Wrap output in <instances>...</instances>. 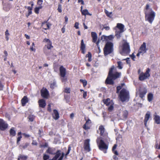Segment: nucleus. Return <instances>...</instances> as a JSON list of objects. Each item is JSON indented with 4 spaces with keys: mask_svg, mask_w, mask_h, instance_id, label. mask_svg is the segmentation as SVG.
Segmentation results:
<instances>
[{
    "mask_svg": "<svg viewBox=\"0 0 160 160\" xmlns=\"http://www.w3.org/2000/svg\"><path fill=\"white\" fill-rule=\"evenodd\" d=\"M114 68V66H112L109 69L108 77L105 81V83L106 84L113 85V80L119 78L121 75V72H116L114 73H113Z\"/></svg>",
    "mask_w": 160,
    "mask_h": 160,
    "instance_id": "f257e3e1",
    "label": "nucleus"
},
{
    "mask_svg": "<svg viewBox=\"0 0 160 160\" xmlns=\"http://www.w3.org/2000/svg\"><path fill=\"white\" fill-rule=\"evenodd\" d=\"M119 98L122 102L128 101L129 99V92L124 88L122 89L120 92Z\"/></svg>",
    "mask_w": 160,
    "mask_h": 160,
    "instance_id": "f03ea898",
    "label": "nucleus"
},
{
    "mask_svg": "<svg viewBox=\"0 0 160 160\" xmlns=\"http://www.w3.org/2000/svg\"><path fill=\"white\" fill-rule=\"evenodd\" d=\"M113 43L112 42H107L103 49L105 56H106L113 52Z\"/></svg>",
    "mask_w": 160,
    "mask_h": 160,
    "instance_id": "7ed1b4c3",
    "label": "nucleus"
},
{
    "mask_svg": "<svg viewBox=\"0 0 160 160\" xmlns=\"http://www.w3.org/2000/svg\"><path fill=\"white\" fill-rule=\"evenodd\" d=\"M130 52V47L129 43L125 41L122 45V51L120 52L122 55L124 54H128Z\"/></svg>",
    "mask_w": 160,
    "mask_h": 160,
    "instance_id": "20e7f679",
    "label": "nucleus"
},
{
    "mask_svg": "<svg viewBox=\"0 0 160 160\" xmlns=\"http://www.w3.org/2000/svg\"><path fill=\"white\" fill-rule=\"evenodd\" d=\"M145 14L146 20L148 21L150 23L152 24L155 16V12L153 11H152L149 13L145 12Z\"/></svg>",
    "mask_w": 160,
    "mask_h": 160,
    "instance_id": "39448f33",
    "label": "nucleus"
},
{
    "mask_svg": "<svg viewBox=\"0 0 160 160\" xmlns=\"http://www.w3.org/2000/svg\"><path fill=\"white\" fill-rule=\"evenodd\" d=\"M99 129L100 131V135L102 136L103 138L102 137V139L107 140L109 141V138L108 137V134L107 133H104L105 128L102 125L99 127Z\"/></svg>",
    "mask_w": 160,
    "mask_h": 160,
    "instance_id": "423d86ee",
    "label": "nucleus"
},
{
    "mask_svg": "<svg viewBox=\"0 0 160 160\" xmlns=\"http://www.w3.org/2000/svg\"><path fill=\"white\" fill-rule=\"evenodd\" d=\"M98 147L100 150L102 151H103L104 150H107L108 148V146L105 143L103 140L101 139L100 140V142L99 144ZM104 153H106L107 152L106 150L104 151Z\"/></svg>",
    "mask_w": 160,
    "mask_h": 160,
    "instance_id": "0eeeda50",
    "label": "nucleus"
},
{
    "mask_svg": "<svg viewBox=\"0 0 160 160\" xmlns=\"http://www.w3.org/2000/svg\"><path fill=\"white\" fill-rule=\"evenodd\" d=\"M8 127V124L2 119H0V129L2 131L5 130Z\"/></svg>",
    "mask_w": 160,
    "mask_h": 160,
    "instance_id": "6e6552de",
    "label": "nucleus"
},
{
    "mask_svg": "<svg viewBox=\"0 0 160 160\" xmlns=\"http://www.w3.org/2000/svg\"><path fill=\"white\" fill-rule=\"evenodd\" d=\"M43 42L47 43V45H45L44 47L45 48L46 47L48 49L50 50L52 48H53V46L52 45V42L49 39L44 38L43 40Z\"/></svg>",
    "mask_w": 160,
    "mask_h": 160,
    "instance_id": "1a4fd4ad",
    "label": "nucleus"
},
{
    "mask_svg": "<svg viewBox=\"0 0 160 160\" xmlns=\"http://www.w3.org/2000/svg\"><path fill=\"white\" fill-rule=\"evenodd\" d=\"M90 140L89 139H86L84 143V149L88 152L91 151L90 145Z\"/></svg>",
    "mask_w": 160,
    "mask_h": 160,
    "instance_id": "9d476101",
    "label": "nucleus"
},
{
    "mask_svg": "<svg viewBox=\"0 0 160 160\" xmlns=\"http://www.w3.org/2000/svg\"><path fill=\"white\" fill-rule=\"evenodd\" d=\"M60 75L62 78L65 77L66 74V69L62 66L60 67Z\"/></svg>",
    "mask_w": 160,
    "mask_h": 160,
    "instance_id": "9b49d317",
    "label": "nucleus"
},
{
    "mask_svg": "<svg viewBox=\"0 0 160 160\" xmlns=\"http://www.w3.org/2000/svg\"><path fill=\"white\" fill-rule=\"evenodd\" d=\"M147 50L148 49L146 48V43L145 42H143L140 46L139 51L143 53H144L146 52Z\"/></svg>",
    "mask_w": 160,
    "mask_h": 160,
    "instance_id": "f8f14e48",
    "label": "nucleus"
},
{
    "mask_svg": "<svg viewBox=\"0 0 160 160\" xmlns=\"http://www.w3.org/2000/svg\"><path fill=\"white\" fill-rule=\"evenodd\" d=\"M56 152V151L55 148L48 147V149L46 151V152L50 154L54 155Z\"/></svg>",
    "mask_w": 160,
    "mask_h": 160,
    "instance_id": "ddd939ff",
    "label": "nucleus"
},
{
    "mask_svg": "<svg viewBox=\"0 0 160 160\" xmlns=\"http://www.w3.org/2000/svg\"><path fill=\"white\" fill-rule=\"evenodd\" d=\"M153 117V120L155 123L157 124H160V117L155 112L154 114Z\"/></svg>",
    "mask_w": 160,
    "mask_h": 160,
    "instance_id": "4468645a",
    "label": "nucleus"
},
{
    "mask_svg": "<svg viewBox=\"0 0 160 160\" xmlns=\"http://www.w3.org/2000/svg\"><path fill=\"white\" fill-rule=\"evenodd\" d=\"M41 96L44 98H47L49 95V92L48 90L45 88L44 90H42L41 91Z\"/></svg>",
    "mask_w": 160,
    "mask_h": 160,
    "instance_id": "2eb2a0df",
    "label": "nucleus"
},
{
    "mask_svg": "<svg viewBox=\"0 0 160 160\" xmlns=\"http://www.w3.org/2000/svg\"><path fill=\"white\" fill-rule=\"evenodd\" d=\"M150 112L149 111H148L145 115L144 120V122L145 127L147 126V122L150 118Z\"/></svg>",
    "mask_w": 160,
    "mask_h": 160,
    "instance_id": "dca6fc26",
    "label": "nucleus"
},
{
    "mask_svg": "<svg viewBox=\"0 0 160 160\" xmlns=\"http://www.w3.org/2000/svg\"><path fill=\"white\" fill-rule=\"evenodd\" d=\"M86 45L84 43L83 39H82L81 41L80 50H81L82 53L84 54L86 51Z\"/></svg>",
    "mask_w": 160,
    "mask_h": 160,
    "instance_id": "f3484780",
    "label": "nucleus"
},
{
    "mask_svg": "<svg viewBox=\"0 0 160 160\" xmlns=\"http://www.w3.org/2000/svg\"><path fill=\"white\" fill-rule=\"evenodd\" d=\"M124 26L123 24L121 23H118L115 28H118L119 29V31L121 32H123L124 31Z\"/></svg>",
    "mask_w": 160,
    "mask_h": 160,
    "instance_id": "a211bd4d",
    "label": "nucleus"
},
{
    "mask_svg": "<svg viewBox=\"0 0 160 160\" xmlns=\"http://www.w3.org/2000/svg\"><path fill=\"white\" fill-rule=\"evenodd\" d=\"M38 102L39 107L41 108H44L46 106V101L43 99L39 100L38 101Z\"/></svg>",
    "mask_w": 160,
    "mask_h": 160,
    "instance_id": "6ab92c4d",
    "label": "nucleus"
},
{
    "mask_svg": "<svg viewBox=\"0 0 160 160\" xmlns=\"http://www.w3.org/2000/svg\"><path fill=\"white\" fill-rule=\"evenodd\" d=\"M53 114H52L53 118L57 120L59 118V114L58 111L56 109H54L53 111Z\"/></svg>",
    "mask_w": 160,
    "mask_h": 160,
    "instance_id": "aec40b11",
    "label": "nucleus"
},
{
    "mask_svg": "<svg viewBox=\"0 0 160 160\" xmlns=\"http://www.w3.org/2000/svg\"><path fill=\"white\" fill-rule=\"evenodd\" d=\"M61 150H57L55 154L54 155H55V156L53 158L55 160H57V159L60 157V156L61 155Z\"/></svg>",
    "mask_w": 160,
    "mask_h": 160,
    "instance_id": "412c9836",
    "label": "nucleus"
},
{
    "mask_svg": "<svg viewBox=\"0 0 160 160\" xmlns=\"http://www.w3.org/2000/svg\"><path fill=\"white\" fill-rule=\"evenodd\" d=\"M91 123V122L89 119H88L86 121V123L83 125V128L85 130H88L90 128L88 125Z\"/></svg>",
    "mask_w": 160,
    "mask_h": 160,
    "instance_id": "4be33fe9",
    "label": "nucleus"
},
{
    "mask_svg": "<svg viewBox=\"0 0 160 160\" xmlns=\"http://www.w3.org/2000/svg\"><path fill=\"white\" fill-rule=\"evenodd\" d=\"M91 36L92 38V42H96L98 38L97 35L96 33L94 32H91Z\"/></svg>",
    "mask_w": 160,
    "mask_h": 160,
    "instance_id": "5701e85b",
    "label": "nucleus"
},
{
    "mask_svg": "<svg viewBox=\"0 0 160 160\" xmlns=\"http://www.w3.org/2000/svg\"><path fill=\"white\" fill-rule=\"evenodd\" d=\"M28 99L27 96H24L21 100L22 106H24L26 103L28 102Z\"/></svg>",
    "mask_w": 160,
    "mask_h": 160,
    "instance_id": "b1692460",
    "label": "nucleus"
},
{
    "mask_svg": "<svg viewBox=\"0 0 160 160\" xmlns=\"http://www.w3.org/2000/svg\"><path fill=\"white\" fill-rule=\"evenodd\" d=\"M147 92L146 89H144L143 90H141L139 92V97L141 98H142L144 97L145 95Z\"/></svg>",
    "mask_w": 160,
    "mask_h": 160,
    "instance_id": "393cba45",
    "label": "nucleus"
},
{
    "mask_svg": "<svg viewBox=\"0 0 160 160\" xmlns=\"http://www.w3.org/2000/svg\"><path fill=\"white\" fill-rule=\"evenodd\" d=\"M82 14L83 15L86 16L88 15L91 16L92 14L89 12L88 10L87 9H85L82 11Z\"/></svg>",
    "mask_w": 160,
    "mask_h": 160,
    "instance_id": "a878e982",
    "label": "nucleus"
},
{
    "mask_svg": "<svg viewBox=\"0 0 160 160\" xmlns=\"http://www.w3.org/2000/svg\"><path fill=\"white\" fill-rule=\"evenodd\" d=\"M147 78L145 77V76L144 75V73L143 72H141L139 75V79L141 81H143L144 80Z\"/></svg>",
    "mask_w": 160,
    "mask_h": 160,
    "instance_id": "bb28decb",
    "label": "nucleus"
},
{
    "mask_svg": "<svg viewBox=\"0 0 160 160\" xmlns=\"http://www.w3.org/2000/svg\"><path fill=\"white\" fill-rule=\"evenodd\" d=\"M14 128H12L10 130L9 133L10 136L14 137L16 135V131L14 129Z\"/></svg>",
    "mask_w": 160,
    "mask_h": 160,
    "instance_id": "cd10ccee",
    "label": "nucleus"
},
{
    "mask_svg": "<svg viewBox=\"0 0 160 160\" xmlns=\"http://www.w3.org/2000/svg\"><path fill=\"white\" fill-rule=\"evenodd\" d=\"M150 71V69L149 68H148L146 71L145 73H144V75L145 76V77H146L147 78H149L150 75L149 73V72Z\"/></svg>",
    "mask_w": 160,
    "mask_h": 160,
    "instance_id": "c85d7f7f",
    "label": "nucleus"
},
{
    "mask_svg": "<svg viewBox=\"0 0 160 160\" xmlns=\"http://www.w3.org/2000/svg\"><path fill=\"white\" fill-rule=\"evenodd\" d=\"M123 32H121L119 30H116L115 31V36L117 39H119L121 37V33Z\"/></svg>",
    "mask_w": 160,
    "mask_h": 160,
    "instance_id": "c756f323",
    "label": "nucleus"
},
{
    "mask_svg": "<svg viewBox=\"0 0 160 160\" xmlns=\"http://www.w3.org/2000/svg\"><path fill=\"white\" fill-rule=\"evenodd\" d=\"M92 55L90 52H89L88 54L86 55V58H88V61L89 62H91L92 61Z\"/></svg>",
    "mask_w": 160,
    "mask_h": 160,
    "instance_id": "7c9ffc66",
    "label": "nucleus"
},
{
    "mask_svg": "<svg viewBox=\"0 0 160 160\" xmlns=\"http://www.w3.org/2000/svg\"><path fill=\"white\" fill-rule=\"evenodd\" d=\"M153 98V94L151 93H149L148 95V99L149 102L151 101Z\"/></svg>",
    "mask_w": 160,
    "mask_h": 160,
    "instance_id": "2f4dec72",
    "label": "nucleus"
},
{
    "mask_svg": "<svg viewBox=\"0 0 160 160\" xmlns=\"http://www.w3.org/2000/svg\"><path fill=\"white\" fill-rule=\"evenodd\" d=\"M57 87L56 82L55 81H54L53 83H52L50 86V88L52 89H54L55 87Z\"/></svg>",
    "mask_w": 160,
    "mask_h": 160,
    "instance_id": "473e14b6",
    "label": "nucleus"
},
{
    "mask_svg": "<svg viewBox=\"0 0 160 160\" xmlns=\"http://www.w3.org/2000/svg\"><path fill=\"white\" fill-rule=\"evenodd\" d=\"M103 102L107 106H108L110 105V99L109 98L106 99H103Z\"/></svg>",
    "mask_w": 160,
    "mask_h": 160,
    "instance_id": "72a5a7b5",
    "label": "nucleus"
},
{
    "mask_svg": "<svg viewBox=\"0 0 160 160\" xmlns=\"http://www.w3.org/2000/svg\"><path fill=\"white\" fill-rule=\"evenodd\" d=\"M128 115V112L127 110H125L123 112L122 116L125 119H126L127 118Z\"/></svg>",
    "mask_w": 160,
    "mask_h": 160,
    "instance_id": "f704fd0d",
    "label": "nucleus"
},
{
    "mask_svg": "<svg viewBox=\"0 0 160 160\" xmlns=\"http://www.w3.org/2000/svg\"><path fill=\"white\" fill-rule=\"evenodd\" d=\"M43 51L44 53L46 55H48L50 53V51H49V50L48 49L44 47L43 48Z\"/></svg>",
    "mask_w": 160,
    "mask_h": 160,
    "instance_id": "c9c22d12",
    "label": "nucleus"
},
{
    "mask_svg": "<svg viewBox=\"0 0 160 160\" xmlns=\"http://www.w3.org/2000/svg\"><path fill=\"white\" fill-rule=\"evenodd\" d=\"M80 82L82 83L83 86L85 87L87 84V81L86 80L80 79Z\"/></svg>",
    "mask_w": 160,
    "mask_h": 160,
    "instance_id": "e433bc0d",
    "label": "nucleus"
},
{
    "mask_svg": "<svg viewBox=\"0 0 160 160\" xmlns=\"http://www.w3.org/2000/svg\"><path fill=\"white\" fill-rule=\"evenodd\" d=\"M28 118L29 121L32 122L34 119V116L33 115H30L29 116Z\"/></svg>",
    "mask_w": 160,
    "mask_h": 160,
    "instance_id": "4c0bfd02",
    "label": "nucleus"
},
{
    "mask_svg": "<svg viewBox=\"0 0 160 160\" xmlns=\"http://www.w3.org/2000/svg\"><path fill=\"white\" fill-rule=\"evenodd\" d=\"M52 25V24L49 22H47L46 24L47 27L46 28H43V29L45 30L48 29L50 28V26Z\"/></svg>",
    "mask_w": 160,
    "mask_h": 160,
    "instance_id": "58836bf2",
    "label": "nucleus"
},
{
    "mask_svg": "<svg viewBox=\"0 0 160 160\" xmlns=\"http://www.w3.org/2000/svg\"><path fill=\"white\" fill-rule=\"evenodd\" d=\"M43 158V160H48V159H49L50 157L48 155L44 154Z\"/></svg>",
    "mask_w": 160,
    "mask_h": 160,
    "instance_id": "ea45409f",
    "label": "nucleus"
},
{
    "mask_svg": "<svg viewBox=\"0 0 160 160\" xmlns=\"http://www.w3.org/2000/svg\"><path fill=\"white\" fill-rule=\"evenodd\" d=\"M105 12L106 15L108 17H111V15L112 14V12H109L107 10H105Z\"/></svg>",
    "mask_w": 160,
    "mask_h": 160,
    "instance_id": "a19ab883",
    "label": "nucleus"
},
{
    "mask_svg": "<svg viewBox=\"0 0 160 160\" xmlns=\"http://www.w3.org/2000/svg\"><path fill=\"white\" fill-rule=\"evenodd\" d=\"M62 5L60 4H58V10L59 12H62Z\"/></svg>",
    "mask_w": 160,
    "mask_h": 160,
    "instance_id": "79ce46f5",
    "label": "nucleus"
},
{
    "mask_svg": "<svg viewBox=\"0 0 160 160\" xmlns=\"http://www.w3.org/2000/svg\"><path fill=\"white\" fill-rule=\"evenodd\" d=\"M64 92L67 93H70L71 92L70 88H66L64 90Z\"/></svg>",
    "mask_w": 160,
    "mask_h": 160,
    "instance_id": "37998d69",
    "label": "nucleus"
},
{
    "mask_svg": "<svg viewBox=\"0 0 160 160\" xmlns=\"http://www.w3.org/2000/svg\"><path fill=\"white\" fill-rule=\"evenodd\" d=\"M114 38V36L113 35H110L108 36H107V40H111Z\"/></svg>",
    "mask_w": 160,
    "mask_h": 160,
    "instance_id": "c03bdc74",
    "label": "nucleus"
},
{
    "mask_svg": "<svg viewBox=\"0 0 160 160\" xmlns=\"http://www.w3.org/2000/svg\"><path fill=\"white\" fill-rule=\"evenodd\" d=\"M122 87L120 86H118L117 87V91L116 93H118L119 92L120 93V90L122 89Z\"/></svg>",
    "mask_w": 160,
    "mask_h": 160,
    "instance_id": "a18cd8bd",
    "label": "nucleus"
},
{
    "mask_svg": "<svg viewBox=\"0 0 160 160\" xmlns=\"http://www.w3.org/2000/svg\"><path fill=\"white\" fill-rule=\"evenodd\" d=\"M64 155L65 154L63 152L61 153L60 157L58 159V160H62Z\"/></svg>",
    "mask_w": 160,
    "mask_h": 160,
    "instance_id": "49530a36",
    "label": "nucleus"
},
{
    "mask_svg": "<svg viewBox=\"0 0 160 160\" xmlns=\"http://www.w3.org/2000/svg\"><path fill=\"white\" fill-rule=\"evenodd\" d=\"M117 63L118 64V67L119 69H122V67L121 66L122 62L121 61L118 62Z\"/></svg>",
    "mask_w": 160,
    "mask_h": 160,
    "instance_id": "de8ad7c7",
    "label": "nucleus"
},
{
    "mask_svg": "<svg viewBox=\"0 0 160 160\" xmlns=\"http://www.w3.org/2000/svg\"><path fill=\"white\" fill-rule=\"evenodd\" d=\"M113 109V106L112 105H111L108 107V110L109 112H111Z\"/></svg>",
    "mask_w": 160,
    "mask_h": 160,
    "instance_id": "09e8293b",
    "label": "nucleus"
},
{
    "mask_svg": "<svg viewBox=\"0 0 160 160\" xmlns=\"http://www.w3.org/2000/svg\"><path fill=\"white\" fill-rule=\"evenodd\" d=\"M107 36L103 35H102V37H101V40H102V41H104L105 40H107Z\"/></svg>",
    "mask_w": 160,
    "mask_h": 160,
    "instance_id": "8fccbe9b",
    "label": "nucleus"
},
{
    "mask_svg": "<svg viewBox=\"0 0 160 160\" xmlns=\"http://www.w3.org/2000/svg\"><path fill=\"white\" fill-rule=\"evenodd\" d=\"M71 147L70 145H69L68 147V150L67 152H66V155H68L70 153V151H71Z\"/></svg>",
    "mask_w": 160,
    "mask_h": 160,
    "instance_id": "3c124183",
    "label": "nucleus"
},
{
    "mask_svg": "<svg viewBox=\"0 0 160 160\" xmlns=\"http://www.w3.org/2000/svg\"><path fill=\"white\" fill-rule=\"evenodd\" d=\"M71 147L70 145H69L68 147V150L67 152H66V155H68L70 153V151H71Z\"/></svg>",
    "mask_w": 160,
    "mask_h": 160,
    "instance_id": "603ef678",
    "label": "nucleus"
},
{
    "mask_svg": "<svg viewBox=\"0 0 160 160\" xmlns=\"http://www.w3.org/2000/svg\"><path fill=\"white\" fill-rule=\"evenodd\" d=\"M71 147L70 145H69L68 147V150L67 152H66V155H68L70 153V151H71Z\"/></svg>",
    "mask_w": 160,
    "mask_h": 160,
    "instance_id": "864d4df0",
    "label": "nucleus"
},
{
    "mask_svg": "<svg viewBox=\"0 0 160 160\" xmlns=\"http://www.w3.org/2000/svg\"><path fill=\"white\" fill-rule=\"evenodd\" d=\"M130 57L132 58V59L133 61H135L134 58H135L136 56L134 55V53H132L131 55H130Z\"/></svg>",
    "mask_w": 160,
    "mask_h": 160,
    "instance_id": "5fc2aeb1",
    "label": "nucleus"
},
{
    "mask_svg": "<svg viewBox=\"0 0 160 160\" xmlns=\"http://www.w3.org/2000/svg\"><path fill=\"white\" fill-rule=\"evenodd\" d=\"M48 146V145L47 143L45 142V144L43 145H41L40 146L41 148H45L46 147H47Z\"/></svg>",
    "mask_w": 160,
    "mask_h": 160,
    "instance_id": "6e6d98bb",
    "label": "nucleus"
},
{
    "mask_svg": "<svg viewBox=\"0 0 160 160\" xmlns=\"http://www.w3.org/2000/svg\"><path fill=\"white\" fill-rule=\"evenodd\" d=\"M129 58H127L126 59H124L123 60H126L127 63V64H130V60H129Z\"/></svg>",
    "mask_w": 160,
    "mask_h": 160,
    "instance_id": "4d7b16f0",
    "label": "nucleus"
},
{
    "mask_svg": "<svg viewBox=\"0 0 160 160\" xmlns=\"http://www.w3.org/2000/svg\"><path fill=\"white\" fill-rule=\"evenodd\" d=\"M4 87V85H3L1 81H0V91H2V90H3V88Z\"/></svg>",
    "mask_w": 160,
    "mask_h": 160,
    "instance_id": "13d9d810",
    "label": "nucleus"
},
{
    "mask_svg": "<svg viewBox=\"0 0 160 160\" xmlns=\"http://www.w3.org/2000/svg\"><path fill=\"white\" fill-rule=\"evenodd\" d=\"M22 138V136L21 135H20L17 138V144H19V142L20 141L21 138Z\"/></svg>",
    "mask_w": 160,
    "mask_h": 160,
    "instance_id": "bf43d9fd",
    "label": "nucleus"
},
{
    "mask_svg": "<svg viewBox=\"0 0 160 160\" xmlns=\"http://www.w3.org/2000/svg\"><path fill=\"white\" fill-rule=\"evenodd\" d=\"M51 106L50 104H49L48 105L47 110H48V111L49 112H51L52 111V109H51Z\"/></svg>",
    "mask_w": 160,
    "mask_h": 160,
    "instance_id": "052dcab7",
    "label": "nucleus"
},
{
    "mask_svg": "<svg viewBox=\"0 0 160 160\" xmlns=\"http://www.w3.org/2000/svg\"><path fill=\"white\" fill-rule=\"evenodd\" d=\"M29 144L28 143H26L24 145L22 146V147L23 149H25L27 147Z\"/></svg>",
    "mask_w": 160,
    "mask_h": 160,
    "instance_id": "680f3d73",
    "label": "nucleus"
},
{
    "mask_svg": "<svg viewBox=\"0 0 160 160\" xmlns=\"http://www.w3.org/2000/svg\"><path fill=\"white\" fill-rule=\"evenodd\" d=\"M20 158H21L23 159V160H26L27 159L28 157L27 156L23 155L21 156L20 157Z\"/></svg>",
    "mask_w": 160,
    "mask_h": 160,
    "instance_id": "e2e57ef3",
    "label": "nucleus"
},
{
    "mask_svg": "<svg viewBox=\"0 0 160 160\" xmlns=\"http://www.w3.org/2000/svg\"><path fill=\"white\" fill-rule=\"evenodd\" d=\"M39 10L37 7H36L34 9V12L36 14H38L39 13Z\"/></svg>",
    "mask_w": 160,
    "mask_h": 160,
    "instance_id": "0e129e2a",
    "label": "nucleus"
},
{
    "mask_svg": "<svg viewBox=\"0 0 160 160\" xmlns=\"http://www.w3.org/2000/svg\"><path fill=\"white\" fill-rule=\"evenodd\" d=\"M79 23L78 22H76L75 23L74 27L76 29H78L79 28Z\"/></svg>",
    "mask_w": 160,
    "mask_h": 160,
    "instance_id": "69168bd1",
    "label": "nucleus"
},
{
    "mask_svg": "<svg viewBox=\"0 0 160 160\" xmlns=\"http://www.w3.org/2000/svg\"><path fill=\"white\" fill-rule=\"evenodd\" d=\"M42 0H38L37 2L38 4L39 5H41L42 4Z\"/></svg>",
    "mask_w": 160,
    "mask_h": 160,
    "instance_id": "338daca9",
    "label": "nucleus"
},
{
    "mask_svg": "<svg viewBox=\"0 0 160 160\" xmlns=\"http://www.w3.org/2000/svg\"><path fill=\"white\" fill-rule=\"evenodd\" d=\"M87 96V93L86 92L84 91L83 95V97L84 98H86Z\"/></svg>",
    "mask_w": 160,
    "mask_h": 160,
    "instance_id": "774afa93",
    "label": "nucleus"
}]
</instances>
